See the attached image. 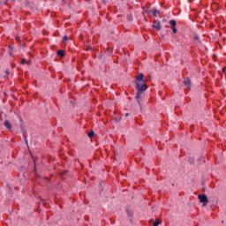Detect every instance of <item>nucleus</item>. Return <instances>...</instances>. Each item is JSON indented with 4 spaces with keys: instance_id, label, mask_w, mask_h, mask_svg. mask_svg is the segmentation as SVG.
Returning a JSON list of instances; mask_svg holds the SVG:
<instances>
[{
    "instance_id": "1",
    "label": "nucleus",
    "mask_w": 226,
    "mask_h": 226,
    "mask_svg": "<svg viewBox=\"0 0 226 226\" xmlns=\"http://www.w3.org/2000/svg\"><path fill=\"white\" fill-rule=\"evenodd\" d=\"M149 87H147V84L146 82L143 83H136V95L135 98L138 102V104L139 105L140 109H142V104L140 103V96L142 95V93L145 91H147Z\"/></svg>"
},
{
    "instance_id": "2",
    "label": "nucleus",
    "mask_w": 226,
    "mask_h": 226,
    "mask_svg": "<svg viewBox=\"0 0 226 226\" xmlns=\"http://www.w3.org/2000/svg\"><path fill=\"white\" fill-rule=\"evenodd\" d=\"M198 199L200 202L202 204V207H205V206H207L209 204V199L207 198V195L206 194H200L198 196Z\"/></svg>"
},
{
    "instance_id": "3",
    "label": "nucleus",
    "mask_w": 226,
    "mask_h": 226,
    "mask_svg": "<svg viewBox=\"0 0 226 226\" xmlns=\"http://www.w3.org/2000/svg\"><path fill=\"white\" fill-rule=\"evenodd\" d=\"M146 82V79H144V73H139L136 76L135 80L133 81L134 84H140Z\"/></svg>"
},
{
    "instance_id": "4",
    "label": "nucleus",
    "mask_w": 226,
    "mask_h": 226,
    "mask_svg": "<svg viewBox=\"0 0 226 226\" xmlns=\"http://www.w3.org/2000/svg\"><path fill=\"white\" fill-rule=\"evenodd\" d=\"M170 29L172 30L174 34H176V33H177V28H176V26H177V22L176 21V19L170 20Z\"/></svg>"
},
{
    "instance_id": "5",
    "label": "nucleus",
    "mask_w": 226,
    "mask_h": 226,
    "mask_svg": "<svg viewBox=\"0 0 226 226\" xmlns=\"http://www.w3.org/2000/svg\"><path fill=\"white\" fill-rule=\"evenodd\" d=\"M152 27L154 29H156L157 31H162V23L160 22V20H154Z\"/></svg>"
},
{
    "instance_id": "6",
    "label": "nucleus",
    "mask_w": 226,
    "mask_h": 226,
    "mask_svg": "<svg viewBox=\"0 0 226 226\" xmlns=\"http://www.w3.org/2000/svg\"><path fill=\"white\" fill-rule=\"evenodd\" d=\"M184 85L185 86V87H190V86H192V79H190V78H185L183 81Z\"/></svg>"
},
{
    "instance_id": "7",
    "label": "nucleus",
    "mask_w": 226,
    "mask_h": 226,
    "mask_svg": "<svg viewBox=\"0 0 226 226\" xmlns=\"http://www.w3.org/2000/svg\"><path fill=\"white\" fill-rule=\"evenodd\" d=\"M56 56H58V57H64V56H66V51H64V49H59L56 52Z\"/></svg>"
},
{
    "instance_id": "8",
    "label": "nucleus",
    "mask_w": 226,
    "mask_h": 226,
    "mask_svg": "<svg viewBox=\"0 0 226 226\" xmlns=\"http://www.w3.org/2000/svg\"><path fill=\"white\" fill-rule=\"evenodd\" d=\"M4 126H5V128H7V130H11V124L8 120L4 121Z\"/></svg>"
},
{
    "instance_id": "9",
    "label": "nucleus",
    "mask_w": 226,
    "mask_h": 226,
    "mask_svg": "<svg viewBox=\"0 0 226 226\" xmlns=\"http://www.w3.org/2000/svg\"><path fill=\"white\" fill-rule=\"evenodd\" d=\"M152 13H153V17H158V15H160V11L156 8H154L152 10Z\"/></svg>"
},
{
    "instance_id": "10",
    "label": "nucleus",
    "mask_w": 226,
    "mask_h": 226,
    "mask_svg": "<svg viewBox=\"0 0 226 226\" xmlns=\"http://www.w3.org/2000/svg\"><path fill=\"white\" fill-rule=\"evenodd\" d=\"M126 19H127L129 22H133V15H132V13L127 14Z\"/></svg>"
},
{
    "instance_id": "11",
    "label": "nucleus",
    "mask_w": 226,
    "mask_h": 226,
    "mask_svg": "<svg viewBox=\"0 0 226 226\" xmlns=\"http://www.w3.org/2000/svg\"><path fill=\"white\" fill-rule=\"evenodd\" d=\"M8 54L11 57V56H13V47H11V46L8 47Z\"/></svg>"
},
{
    "instance_id": "12",
    "label": "nucleus",
    "mask_w": 226,
    "mask_h": 226,
    "mask_svg": "<svg viewBox=\"0 0 226 226\" xmlns=\"http://www.w3.org/2000/svg\"><path fill=\"white\" fill-rule=\"evenodd\" d=\"M87 136L89 137V139H93L94 137V132L91 131L87 133Z\"/></svg>"
},
{
    "instance_id": "13",
    "label": "nucleus",
    "mask_w": 226,
    "mask_h": 226,
    "mask_svg": "<svg viewBox=\"0 0 226 226\" xmlns=\"http://www.w3.org/2000/svg\"><path fill=\"white\" fill-rule=\"evenodd\" d=\"M160 224H162V221H161L160 219H158V220H156V221L154 222L153 226H158V225H160Z\"/></svg>"
},
{
    "instance_id": "14",
    "label": "nucleus",
    "mask_w": 226,
    "mask_h": 226,
    "mask_svg": "<svg viewBox=\"0 0 226 226\" xmlns=\"http://www.w3.org/2000/svg\"><path fill=\"white\" fill-rule=\"evenodd\" d=\"M126 213L129 218H132V216H133V212H132V210H126Z\"/></svg>"
},
{
    "instance_id": "15",
    "label": "nucleus",
    "mask_w": 226,
    "mask_h": 226,
    "mask_svg": "<svg viewBox=\"0 0 226 226\" xmlns=\"http://www.w3.org/2000/svg\"><path fill=\"white\" fill-rule=\"evenodd\" d=\"M107 52L109 56H112V52H113L112 48H108Z\"/></svg>"
},
{
    "instance_id": "16",
    "label": "nucleus",
    "mask_w": 226,
    "mask_h": 226,
    "mask_svg": "<svg viewBox=\"0 0 226 226\" xmlns=\"http://www.w3.org/2000/svg\"><path fill=\"white\" fill-rule=\"evenodd\" d=\"M21 64H29V62L26 58H23L21 60Z\"/></svg>"
},
{
    "instance_id": "17",
    "label": "nucleus",
    "mask_w": 226,
    "mask_h": 226,
    "mask_svg": "<svg viewBox=\"0 0 226 226\" xmlns=\"http://www.w3.org/2000/svg\"><path fill=\"white\" fill-rule=\"evenodd\" d=\"M194 41H199V43H200V40L199 39V35L198 34L194 35Z\"/></svg>"
},
{
    "instance_id": "18",
    "label": "nucleus",
    "mask_w": 226,
    "mask_h": 226,
    "mask_svg": "<svg viewBox=\"0 0 226 226\" xmlns=\"http://www.w3.org/2000/svg\"><path fill=\"white\" fill-rule=\"evenodd\" d=\"M8 75H10V70H6V71H5L4 78L7 79V78H8Z\"/></svg>"
},
{
    "instance_id": "19",
    "label": "nucleus",
    "mask_w": 226,
    "mask_h": 226,
    "mask_svg": "<svg viewBox=\"0 0 226 226\" xmlns=\"http://www.w3.org/2000/svg\"><path fill=\"white\" fill-rule=\"evenodd\" d=\"M145 12H147V14H149V13H152L153 11H150L148 8H147V9H145Z\"/></svg>"
},
{
    "instance_id": "20",
    "label": "nucleus",
    "mask_w": 226,
    "mask_h": 226,
    "mask_svg": "<svg viewBox=\"0 0 226 226\" xmlns=\"http://www.w3.org/2000/svg\"><path fill=\"white\" fill-rule=\"evenodd\" d=\"M63 41H68V36L67 35H64L63 37Z\"/></svg>"
},
{
    "instance_id": "21",
    "label": "nucleus",
    "mask_w": 226,
    "mask_h": 226,
    "mask_svg": "<svg viewBox=\"0 0 226 226\" xmlns=\"http://www.w3.org/2000/svg\"><path fill=\"white\" fill-rule=\"evenodd\" d=\"M87 50H93V46L91 45L87 46Z\"/></svg>"
},
{
    "instance_id": "22",
    "label": "nucleus",
    "mask_w": 226,
    "mask_h": 226,
    "mask_svg": "<svg viewBox=\"0 0 226 226\" xmlns=\"http://www.w3.org/2000/svg\"><path fill=\"white\" fill-rule=\"evenodd\" d=\"M115 121L117 123H119V121H121V117H115Z\"/></svg>"
},
{
    "instance_id": "23",
    "label": "nucleus",
    "mask_w": 226,
    "mask_h": 226,
    "mask_svg": "<svg viewBox=\"0 0 226 226\" xmlns=\"http://www.w3.org/2000/svg\"><path fill=\"white\" fill-rule=\"evenodd\" d=\"M34 172H36V161L34 160Z\"/></svg>"
},
{
    "instance_id": "24",
    "label": "nucleus",
    "mask_w": 226,
    "mask_h": 226,
    "mask_svg": "<svg viewBox=\"0 0 226 226\" xmlns=\"http://www.w3.org/2000/svg\"><path fill=\"white\" fill-rule=\"evenodd\" d=\"M13 2H15V0H12ZM8 4V0H5V3L4 4Z\"/></svg>"
},
{
    "instance_id": "25",
    "label": "nucleus",
    "mask_w": 226,
    "mask_h": 226,
    "mask_svg": "<svg viewBox=\"0 0 226 226\" xmlns=\"http://www.w3.org/2000/svg\"><path fill=\"white\" fill-rule=\"evenodd\" d=\"M130 116V113H125V117H128Z\"/></svg>"
},
{
    "instance_id": "26",
    "label": "nucleus",
    "mask_w": 226,
    "mask_h": 226,
    "mask_svg": "<svg viewBox=\"0 0 226 226\" xmlns=\"http://www.w3.org/2000/svg\"><path fill=\"white\" fill-rule=\"evenodd\" d=\"M222 72L225 73V67L222 68Z\"/></svg>"
},
{
    "instance_id": "27",
    "label": "nucleus",
    "mask_w": 226,
    "mask_h": 226,
    "mask_svg": "<svg viewBox=\"0 0 226 226\" xmlns=\"http://www.w3.org/2000/svg\"><path fill=\"white\" fill-rule=\"evenodd\" d=\"M39 199H40V200H41V202H43V199H41V197H40Z\"/></svg>"
}]
</instances>
